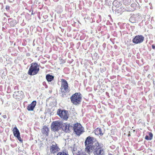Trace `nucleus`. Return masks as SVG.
Masks as SVG:
<instances>
[{
	"label": "nucleus",
	"mask_w": 155,
	"mask_h": 155,
	"mask_svg": "<svg viewBox=\"0 0 155 155\" xmlns=\"http://www.w3.org/2000/svg\"><path fill=\"white\" fill-rule=\"evenodd\" d=\"M94 140V139L93 137L88 136L87 137L84 143L86 147L85 150L88 153H90L91 151L93 150L94 148V145H93L94 142L96 143L97 141Z\"/></svg>",
	"instance_id": "f257e3e1"
},
{
	"label": "nucleus",
	"mask_w": 155,
	"mask_h": 155,
	"mask_svg": "<svg viewBox=\"0 0 155 155\" xmlns=\"http://www.w3.org/2000/svg\"><path fill=\"white\" fill-rule=\"evenodd\" d=\"M61 85L60 92L62 94V97H64L66 94L70 92V88L67 81L64 79H61Z\"/></svg>",
	"instance_id": "f03ea898"
},
{
	"label": "nucleus",
	"mask_w": 155,
	"mask_h": 155,
	"mask_svg": "<svg viewBox=\"0 0 155 155\" xmlns=\"http://www.w3.org/2000/svg\"><path fill=\"white\" fill-rule=\"evenodd\" d=\"M102 144H100L97 141L94 144V155H105Z\"/></svg>",
	"instance_id": "7ed1b4c3"
},
{
	"label": "nucleus",
	"mask_w": 155,
	"mask_h": 155,
	"mask_svg": "<svg viewBox=\"0 0 155 155\" xmlns=\"http://www.w3.org/2000/svg\"><path fill=\"white\" fill-rule=\"evenodd\" d=\"M39 70V67L36 63H32L28 70V73L31 76L37 74Z\"/></svg>",
	"instance_id": "20e7f679"
},
{
	"label": "nucleus",
	"mask_w": 155,
	"mask_h": 155,
	"mask_svg": "<svg viewBox=\"0 0 155 155\" xmlns=\"http://www.w3.org/2000/svg\"><path fill=\"white\" fill-rule=\"evenodd\" d=\"M81 98V94L80 93L78 92L75 93L70 97L71 102L74 105L80 104Z\"/></svg>",
	"instance_id": "39448f33"
},
{
	"label": "nucleus",
	"mask_w": 155,
	"mask_h": 155,
	"mask_svg": "<svg viewBox=\"0 0 155 155\" xmlns=\"http://www.w3.org/2000/svg\"><path fill=\"white\" fill-rule=\"evenodd\" d=\"M73 129L75 134L79 136L84 132V128L80 123H78L74 124Z\"/></svg>",
	"instance_id": "423d86ee"
},
{
	"label": "nucleus",
	"mask_w": 155,
	"mask_h": 155,
	"mask_svg": "<svg viewBox=\"0 0 155 155\" xmlns=\"http://www.w3.org/2000/svg\"><path fill=\"white\" fill-rule=\"evenodd\" d=\"M57 114L63 120H67L68 118V111L59 109L57 112Z\"/></svg>",
	"instance_id": "0eeeda50"
},
{
	"label": "nucleus",
	"mask_w": 155,
	"mask_h": 155,
	"mask_svg": "<svg viewBox=\"0 0 155 155\" xmlns=\"http://www.w3.org/2000/svg\"><path fill=\"white\" fill-rule=\"evenodd\" d=\"M61 123L59 120L54 121L51 125V127L52 130L58 132L61 128Z\"/></svg>",
	"instance_id": "6e6552de"
},
{
	"label": "nucleus",
	"mask_w": 155,
	"mask_h": 155,
	"mask_svg": "<svg viewBox=\"0 0 155 155\" xmlns=\"http://www.w3.org/2000/svg\"><path fill=\"white\" fill-rule=\"evenodd\" d=\"M144 39V37L141 35L136 36L133 39V42L135 44H140L142 43Z\"/></svg>",
	"instance_id": "1a4fd4ad"
},
{
	"label": "nucleus",
	"mask_w": 155,
	"mask_h": 155,
	"mask_svg": "<svg viewBox=\"0 0 155 155\" xmlns=\"http://www.w3.org/2000/svg\"><path fill=\"white\" fill-rule=\"evenodd\" d=\"M14 136L16 137L18 140L21 143H22L23 141L20 137V133L16 127H14L12 130Z\"/></svg>",
	"instance_id": "9d476101"
},
{
	"label": "nucleus",
	"mask_w": 155,
	"mask_h": 155,
	"mask_svg": "<svg viewBox=\"0 0 155 155\" xmlns=\"http://www.w3.org/2000/svg\"><path fill=\"white\" fill-rule=\"evenodd\" d=\"M50 152L51 153L54 154L59 151L60 149L55 143H53V144L50 147Z\"/></svg>",
	"instance_id": "9b49d317"
},
{
	"label": "nucleus",
	"mask_w": 155,
	"mask_h": 155,
	"mask_svg": "<svg viewBox=\"0 0 155 155\" xmlns=\"http://www.w3.org/2000/svg\"><path fill=\"white\" fill-rule=\"evenodd\" d=\"M71 127L70 124H68L67 123H65L63 124H61V128L62 130L66 132H69L70 130V128Z\"/></svg>",
	"instance_id": "f8f14e48"
},
{
	"label": "nucleus",
	"mask_w": 155,
	"mask_h": 155,
	"mask_svg": "<svg viewBox=\"0 0 155 155\" xmlns=\"http://www.w3.org/2000/svg\"><path fill=\"white\" fill-rule=\"evenodd\" d=\"M36 101H33L31 103L29 104L27 107V109L29 111H33L36 104Z\"/></svg>",
	"instance_id": "ddd939ff"
},
{
	"label": "nucleus",
	"mask_w": 155,
	"mask_h": 155,
	"mask_svg": "<svg viewBox=\"0 0 155 155\" xmlns=\"http://www.w3.org/2000/svg\"><path fill=\"white\" fill-rule=\"evenodd\" d=\"M49 132V130L48 127L46 125L43 126L41 129V133L42 134L48 136Z\"/></svg>",
	"instance_id": "4468645a"
},
{
	"label": "nucleus",
	"mask_w": 155,
	"mask_h": 155,
	"mask_svg": "<svg viewBox=\"0 0 155 155\" xmlns=\"http://www.w3.org/2000/svg\"><path fill=\"white\" fill-rule=\"evenodd\" d=\"M94 133L96 135L102 136L103 135V133H102V130L100 128H97L94 130Z\"/></svg>",
	"instance_id": "2eb2a0df"
},
{
	"label": "nucleus",
	"mask_w": 155,
	"mask_h": 155,
	"mask_svg": "<svg viewBox=\"0 0 155 155\" xmlns=\"http://www.w3.org/2000/svg\"><path fill=\"white\" fill-rule=\"evenodd\" d=\"M46 78L48 82H51L54 80V76L50 74H47L46 75Z\"/></svg>",
	"instance_id": "dca6fc26"
},
{
	"label": "nucleus",
	"mask_w": 155,
	"mask_h": 155,
	"mask_svg": "<svg viewBox=\"0 0 155 155\" xmlns=\"http://www.w3.org/2000/svg\"><path fill=\"white\" fill-rule=\"evenodd\" d=\"M149 134L150 136L149 137L147 135H146V136L145 137V139L147 140H151L153 138V134L151 133H149Z\"/></svg>",
	"instance_id": "f3484780"
},
{
	"label": "nucleus",
	"mask_w": 155,
	"mask_h": 155,
	"mask_svg": "<svg viewBox=\"0 0 155 155\" xmlns=\"http://www.w3.org/2000/svg\"><path fill=\"white\" fill-rule=\"evenodd\" d=\"M123 2L125 5H128L131 3V0H123Z\"/></svg>",
	"instance_id": "a211bd4d"
},
{
	"label": "nucleus",
	"mask_w": 155,
	"mask_h": 155,
	"mask_svg": "<svg viewBox=\"0 0 155 155\" xmlns=\"http://www.w3.org/2000/svg\"><path fill=\"white\" fill-rule=\"evenodd\" d=\"M76 155H87V154L84 151H83L81 150L78 151V153H76Z\"/></svg>",
	"instance_id": "6ab92c4d"
},
{
	"label": "nucleus",
	"mask_w": 155,
	"mask_h": 155,
	"mask_svg": "<svg viewBox=\"0 0 155 155\" xmlns=\"http://www.w3.org/2000/svg\"><path fill=\"white\" fill-rule=\"evenodd\" d=\"M18 95H19L18 92H15L13 95V97L15 99H19V96Z\"/></svg>",
	"instance_id": "aec40b11"
},
{
	"label": "nucleus",
	"mask_w": 155,
	"mask_h": 155,
	"mask_svg": "<svg viewBox=\"0 0 155 155\" xmlns=\"http://www.w3.org/2000/svg\"><path fill=\"white\" fill-rule=\"evenodd\" d=\"M57 155H69L68 153L64 152H58Z\"/></svg>",
	"instance_id": "412c9836"
},
{
	"label": "nucleus",
	"mask_w": 155,
	"mask_h": 155,
	"mask_svg": "<svg viewBox=\"0 0 155 155\" xmlns=\"http://www.w3.org/2000/svg\"><path fill=\"white\" fill-rule=\"evenodd\" d=\"M61 62L62 64H64L65 62V61L63 59H61Z\"/></svg>",
	"instance_id": "4be33fe9"
},
{
	"label": "nucleus",
	"mask_w": 155,
	"mask_h": 155,
	"mask_svg": "<svg viewBox=\"0 0 155 155\" xmlns=\"http://www.w3.org/2000/svg\"><path fill=\"white\" fill-rule=\"evenodd\" d=\"M3 117L5 119V118H7L6 115H3Z\"/></svg>",
	"instance_id": "5701e85b"
},
{
	"label": "nucleus",
	"mask_w": 155,
	"mask_h": 155,
	"mask_svg": "<svg viewBox=\"0 0 155 155\" xmlns=\"http://www.w3.org/2000/svg\"><path fill=\"white\" fill-rule=\"evenodd\" d=\"M109 155H114L112 154H111V153H109Z\"/></svg>",
	"instance_id": "b1692460"
}]
</instances>
